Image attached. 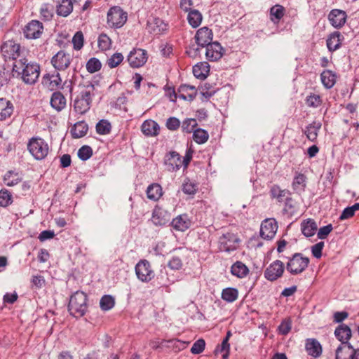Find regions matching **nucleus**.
I'll list each match as a JSON object with an SVG mask.
<instances>
[{
  "label": "nucleus",
  "instance_id": "obj_1",
  "mask_svg": "<svg viewBox=\"0 0 359 359\" xmlns=\"http://www.w3.org/2000/svg\"><path fill=\"white\" fill-rule=\"evenodd\" d=\"M12 72L13 76L16 74L25 83L33 85L39 77L40 65L36 62H27V59L24 57L14 62Z\"/></svg>",
  "mask_w": 359,
  "mask_h": 359
},
{
  "label": "nucleus",
  "instance_id": "obj_2",
  "mask_svg": "<svg viewBox=\"0 0 359 359\" xmlns=\"http://www.w3.org/2000/svg\"><path fill=\"white\" fill-rule=\"evenodd\" d=\"M95 86L91 82H87L84 88L76 96L74 101V109L80 114H84L90 108L93 97L95 95Z\"/></svg>",
  "mask_w": 359,
  "mask_h": 359
},
{
  "label": "nucleus",
  "instance_id": "obj_3",
  "mask_svg": "<svg viewBox=\"0 0 359 359\" xmlns=\"http://www.w3.org/2000/svg\"><path fill=\"white\" fill-rule=\"evenodd\" d=\"M88 296L80 290L75 292L69 298L68 311L75 318L83 316L88 310Z\"/></svg>",
  "mask_w": 359,
  "mask_h": 359
},
{
  "label": "nucleus",
  "instance_id": "obj_4",
  "mask_svg": "<svg viewBox=\"0 0 359 359\" xmlns=\"http://www.w3.org/2000/svg\"><path fill=\"white\" fill-rule=\"evenodd\" d=\"M285 269L292 276H297L302 273L308 268L310 259L304 256L302 253L296 252L288 257Z\"/></svg>",
  "mask_w": 359,
  "mask_h": 359
},
{
  "label": "nucleus",
  "instance_id": "obj_5",
  "mask_svg": "<svg viewBox=\"0 0 359 359\" xmlns=\"http://www.w3.org/2000/svg\"><path fill=\"white\" fill-rule=\"evenodd\" d=\"M27 147L30 154L37 161L45 159L49 153L48 143L39 137H31L28 140Z\"/></svg>",
  "mask_w": 359,
  "mask_h": 359
},
{
  "label": "nucleus",
  "instance_id": "obj_6",
  "mask_svg": "<svg viewBox=\"0 0 359 359\" xmlns=\"http://www.w3.org/2000/svg\"><path fill=\"white\" fill-rule=\"evenodd\" d=\"M127 20L128 13L118 6L111 7L107 12V23L111 28L118 29L122 27Z\"/></svg>",
  "mask_w": 359,
  "mask_h": 359
},
{
  "label": "nucleus",
  "instance_id": "obj_7",
  "mask_svg": "<svg viewBox=\"0 0 359 359\" xmlns=\"http://www.w3.org/2000/svg\"><path fill=\"white\" fill-rule=\"evenodd\" d=\"M240 243L241 239L236 233L226 231L219 236L218 248L222 252H231L238 248Z\"/></svg>",
  "mask_w": 359,
  "mask_h": 359
},
{
  "label": "nucleus",
  "instance_id": "obj_8",
  "mask_svg": "<svg viewBox=\"0 0 359 359\" xmlns=\"http://www.w3.org/2000/svg\"><path fill=\"white\" fill-rule=\"evenodd\" d=\"M20 44L13 39L4 41L1 45V53L5 60L17 61L20 55Z\"/></svg>",
  "mask_w": 359,
  "mask_h": 359
},
{
  "label": "nucleus",
  "instance_id": "obj_9",
  "mask_svg": "<svg viewBox=\"0 0 359 359\" xmlns=\"http://www.w3.org/2000/svg\"><path fill=\"white\" fill-rule=\"evenodd\" d=\"M135 271L137 278L144 283L150 282L155 276V273L147 259L140 260L135 265Z\"/></svg>",
  "mask_w": 359,
  "mask_h": 359
},
{
  "label": "nucleus",
  "instance_id": "obj_10",
  "mask_svg": "<svg viewBox=\"0 0 359 359\" xmlns=\"http://www.w3.org/2000/svg\"><path fill=\"white\" fill-rule=\"evenodd\" d=\"M171 214L159 205H156L152 210L151 221L152 224L158 227L170 224Z\"/></svg>",
  "mask_w": 359,
  "mask_h": 359
},
{
  "label": "nucleus",
  "instance_id": "obj_11",
  "mask_svg": "<svg viewBox=\"0 0 359 359\" xmlns=\"http://www.w3.org/2000/svg\"><path fill=\"white\" fill-rule=\"evenodd\" d=\"M147 59V51L144 49L137 48H134L127 57L129 65L133 68H139L144 66Z\"/></svg>",
  "mask_w": 359,
  "mask_h": 359
},
{
  "label": "nucleus",
  "instance_id": "obj_12",
  "mask_svg": "<svg viewBox=\"0 0 359 359\" xmlns=\"http://www.w3.org/2000/svg\"><path fill=\"white\" fill-rule=\"evenodd\" d=\"M43 25L37 20H32L22 29L24 36L27 39H39L43 32Z\"/></svg>",
  "mask_w": 359,
  "mask_h": 359
},
{
  "label": "nucleus",
  "instance_id": "obj_13",
  "mask_svg": "<svg viewBox=\"0 0 359 359\" xmlns=\"http://www.w3.org/2000/svg\"><path fill=\"white\" fill-rule=\"evenodd\" d=\"M72 60L69 53L61 50L52 57L50 62L57 71H65L69 67Z\"/></svg>",
  "mask_w": 359,
  "mask_h": 359
},
{
  "label": "nucleus",
  "instance_id": "obj_14",
  "mask_svg": "<svg viewBox=\"0 0 359 359\" xmlns=\"http://www.w3.org/2000/svg\"><path fill=\"white\" fill-rule=\"evenodd\" d=\"M285 264L280 260L276 259L265 269L264 278L269 281H275L282 277L285 271Z\"/></svg>",
  "mask_w": 359,
  "mask_h": 359
},
{
  "label": "nucleus",
  "instance_id": "obj_15",
  "mask_svg": "<svg viewBox=\"0 0 359 359\" xmlns=\"http://www.w3.org/2000/svg\"><path fill=\"white\" fill-rule=\"evenodd\" d=\"M347 18L348 15L346 11L338 8L332 9L327 15L330 24L337 29H339L345 25Z\"/></svg>",
  "mask_w": 359,
  "mask_h": 359
},
{
  "label": "nucleus",
  "instance_id": "obj_16",
  "mask_svg": "<svg viewBox=\"0 0 359 359\" xmlns=\"http://www.w3.org/2000/svg\"><path fill=\"white\" fill-rule=\"evenodd\" d=\"M336 338L341 341L339 346H344V349L353 348V345L348 342L352 336L351 328L344 323L339 324L334 330Z\"/></svg>",
  "mask_w": 359,
  "mask_h": 359
},
{
  "label": "nucleus",
  "instance_id": "obj_17",
  "mask_svg": "<svg viewBox=\"0 0 359 359\" xmlns=\"http://www.w3.org/2000/svg\"><path fill=\"white\" fill-rule=\"evenodd\" d=\"M278 230V223L274 218L264 219L261 224L260 236L266 240L272 239Z\"/></svg>",
  "mask_w": 359,
  "mask_h": 359
},
{
  "label": "nucleus",
  "instance_id": "obj_18",
  "mask_svg": "<svg viewBox=\"0 0 359 359\" xmlns=\"http://www.w3.org/2000/svg\"><path fill=\"white\" fill-rule=\"evenodd\" d=\"M147 29L150 34L161 35L168 30V25L158 17H153L147 21Z\"/></svg>",
  "mask_w": 359,
  "mask_h": 359
},
{
  "label": "nucleus",
  "instance_id": "obj_19",
  "mask_svg": "<svg viewBox=\"0 0 359 359\" xmlns=\"http://www.w3.org/2000/svg\"><path fill=\"white\" fill-rule=\"evenodd\" d=\"M164 165L166 169L170 172L180 170L182 166L181 156L175 151H171L167 153L164 158Z\"/></svg>",
  "mask_w": 359,
  "mask_h": 359
},
{
  "label": "nucleus",
  "instance_id": "obj_20",
  "mask_svg": "<svg viewBox=\"0 0 359 359\" xmlns=\"http://www.w3.org/2000/svg\"><path fill=\"white\" fill-rule=\"evenodd\" d=\"M192 224V221L188 214L184 213L173 218L170 225L177 231L184 232L189 229Z\"/></svg>",
  "mask_w": 359,
  "mask_h": 359
},
{
  "label": "nucleus",
  "instance_id": "obj_21",
  "mask_svg": "<svg viewBox=\"0 0 359 359\" xmlns=\"http://www.w3.org/2000/svg\"><path fill=\"white\" fill-rule=\"evenodd\" d=\"M213 37L212 32L208 27H203L197 30L194 39L198 46L204 48L212 43Z\"/></svg>",
  "mask_w": 359,
  "mask_h": 359
},
{
  "label": "nucleus",
  "instance_id": "obj_22",
  "mask_svg": "<svg viewBox=\"0 0 359 359\" xmlns=\"http://www.w3.org/2000/svg\"><path fill=\"white\" fill-rule=\"evenodd\" d=\"M205 47L206 58L210 61H217L224 54V48L217 41L212 42Z\"/></svg>",
  "mask_w": 359,
  "mask_h": 359
},
{
  "label": "nucleus",
  "instance_id": "obj_23",
  "mask_svg": "<svg viewBox=\"0 0 359 359\" xmlns=\"http://www.w3.org/2000/svg\"><path fill=\"white\" fill-rule=\"evenodd\" d=\"M344 39V37L339 31H334L330 34L326 40L328 50L333 53L340 48Z\"/></svg>",
  "mask_w": 359,
  "mask_h": 359
},
{
  "label": "nucleus",
  "instance_id": "obj_24",
  "mask_svg": "<svg viewBox=\"0 0 359 359\" xmlns=\"http://www.w3.org/2000/svg\"><path fill=\"white\" fill-rule=\"evenodd\" d=\"M198 94L194 86L182 84L178 88V97L187 101H193Z\"/></svg>",
  "mask_w": 359,
  "mask_h": 359
},
{
  "label": "nucleus",
  "instance_id": "obj_25",
  "mask_svg": "<svg viewBox=\"0 0 359 359\" xmlns=\"http://www.w3.org/2000/svg\"><path fill=\"white\" fill-rule=\"evenodd\" d=\"M13 111L14 106L11 101L6 98H0V121H4L11 118Z\"/></svg>",
  "mask_w": 359,
  "mask_h": 359
},
{
  "label": "nucleus",
  "instance_id": "obj_26",
  "mask_svg": "<svg viewBox=\"0 0 359 359\" xmlns=\"http://www.w3.org/2000/svg\"><path fill=\"white\" fill-rule=\"evenodd\" d=\"M50 104L52 108L59 112L66 107L67 100L60 91H55L51 95Z\"/></svg>",
  "mask_w": 359,
  "mask_h": 359
},
{
  "label": "nucleus",
  "instance_id": "obj_27",
  "mask_svg": "<svg viewBox=\"0 0 359 359\" xmlns=\"http://www.w3.org/2000/svg\"><path fill=\"white\" fill-rule=\"evenodd\" d=\"M141 130L146 136L155 137L159 134L160 127L155 121L148 119L142 124Z\"/></svg>",
  "mask_w": 359,
  "mask_h": 359
},
{
  "label": "nucleus",
  "instance_id": "obj_28",
  "mask_svg": "<svg viewBox=\"0 0 359 359\" xmlns=\"http://www.w3.org/2000/svg\"><path fill=\"white\" fill-rule=\"evenodd\" d=\"M305 349L308 355L318 358L322 354V346L320 342L316 339H307L305 344Z\"/></svg>",
  "mask_w": 359,
  "mask_h": 359
},
{
  "label": "nucleus",
  "instance_id": "obj_29",
  "mask_svg": "<svg viewBox=\"0 0 359 359\" xmlns=\"http://www.w3.org/2000/svg\"><path fill=\"white\" fill-rule=\"evenodd\" d=\"M321 126L322 123L320 121H313L306 126L302 131L309 141L316 142Z\"/></svg>",
  "mask_w": 359,
  "mask_h": 359
},
{
  "label": "nucleus",
  "instance_id": "obj_30",
  "mask_svg": "<svg viewBox=\"0 0 359 359\" xmlns=\"http://www.w3.org/2000/svg\"><path fill=\"white\" fill-rule=\"evenodd\" d=\"M306 187V177L304 174L296 172L292 183L293 191L300 195L304 192Z\"/></svg>",
  "mask_w": 359,
  "mask_h": 359
},
{
  "label": "nucleus",
  "instance_id": "obj_31",
  "mask_svg": "<svg viewBox=\"0 0 359 359\" xmlns=\"http://www.w3.org/2000/svg\"><path fill=\"white\" fill-rule=\"evenodd\" d=\"M318 230V226L313 219L308 218L301 222V231L306 237L313 236Z\"/></svg>",
  "mask_w": 359,
  "mask_h": 359
},
{
  "label": "nucleus",
  "instance_id": "obj_32",
  "mask_svg": "<svg viewBox=\"0 0 359 359\" xmlns=\"http://www.w3.org/2000/svg\"><path fill=\"white\" fill-rule=\"evenodd\" d=\"M76 0H61L56 6V13L58 16L67 17L73 11L74 3Z\"/></svg>",
  "mask_w": 359,
  "mask_h": 359
},
{
  "label": "nucleus",
  "instance_id": "obj_33",
  "mask_svg": "<svg viewBox=\"0 0 359 359\" xmlns=\"http://www.w3.org/2000/svg\"><path fill=\"white\" fill-rule=\"evenodd\" d=\"M269 194L271 198H275L278 203H283V201L291 196V192L287 189H281L278 184H273L271 187Z\"/></svg>",
  "mask_w": 359,
  "mask_h": 359
},
{
  "label": "nucleus",
  "instance_id": "obj_34",
  "mask_svg": "<svg viewBox=\"0 0 359 359\" xmlns=\"http://www.w3.org/2000/svg\"><path fill=\"white\" fill-rule=\"evenodd\" d=\"M22 180V175L16 170H8L3 177L4 183L8 187L18 184Z\"/></svg>",
  "mask_w": 359,
  "mask_h": 359
},
{
  "label": "nucleus",
  "instance_id": "obj_35",
  "mask_svg": "<svg viewBox=\"0 0 359 359\" xmlns=\"http://www.w3.org/2000/svg\"><path fill=\"white\" fill-rule=\"evenodd\" d=\"M249 273L248 267L241 261H236L231 266V273L236 278H244Z\"/></svg>",
  "mask_w": 359,
  "mask_h": 359
},
{
  "label": "nucleus",
  "instance_id": "obj_36",
  "mask_svg": "<svg viewBox=\"0 0 359 359\" xmlns=\"http://www.w3.org/2000/svg\"><path fill=\"white\" fill-rule=\"evenodd\" d=\"M320 80L325 88L330 89L336 83L337 74L332 70L325 69L320 74Z\"/></svg>",
  "mask_w": 359,
  "mask_h": 359
},
{
  "label": "nucleus",
  "instance_id": "obj_37",
  "mask_svg": "<svg viewBox=\"0 0 359 359\" xmlns=\"http://www.w3.org/2000/svg\"><path fill=\"white\" fill-rule=\"evenodd\" d=\"M42 83L57 88H63L60 74L56 72L55 74H46L42 77Z\"/></svg>",
  "mask_w": 359,
  "mask_h": 359
},
{
  "label": "nucleus",
  "instance_id": "obj_38",
  "mask_svg": "<svg viewBox=\"0 0 359 359\" xmlns=\"http://www.w3.org/2000/svg\"><path fill=\"white\" fill-rule=\"evenodd\" d=\"M88 130V124L84 121H81L74 124L70 133L73 138L77 139L84 137L87 134Z\"/></svg>",
  "mask_w": 359,
  "mask_h": 359
},
{
  "label": "nucleus",
  "instance_id": "obj_39",
  "mask_svg": "<svg viewBox=\"0 0 359 359\" xmlns=\"http://www.w3.org/2000/svg\"><path fill=\"white\" fill-rule=\"evenodd\" d=\"M146 194L149 199L157 201L163 196V191L159 184L152 183L148 186Z\"/></svg>",
  "mask_w": 359,
  "mask_h": 359
},
{
  "label": "nucleus",
  "instance_id": "obj_40",
  "mask_svg": "<svg viewBox=\"0 0 359 359\" xmlns=\"http://www.w3.org/2000/svg\"><path fill=\"white\" fill-rule=\"evenodd\" d=\"M210 69L207 62H198L193 67L194 76L199 79H205L209 74Z\"/></svg>",
  "mask_w": 359,
  "mask_h": 359
},
{
  "label": "nucleus",
  "instance_id": "obj_41",
  "mask_svg": "<svg viewBox=\"0 0 359 359\" xmlns=\"http://www.w3.org/2000/svg\"><path fill=\"white\" fill-rule=\"evenodd\" d=\"M285 13L284 6L280 4H276L270 8V20L274 24H278L283 18Z\"/></svg>",
  "mask_w": 359,
  "mask_h": 359
},
{
  "label": "nucleus",
  "instance_id": "obj_42",
  "mask_svg": "<svg viewBox=\"0 0 359 359\" xmlns=\"http://www.w3.org/2000/svg\"><path fill=\"white\" fill-rule=\"evenodd\" d=\"M40 18L43 21H50L54 16V6L51 4H43L39 9Z\"/></svg>",
  "mask_w": 359,
  "mask_h": 359
},
{
  "label": "nucleus",
  "instance_id": "obj_43",
  "mask_svg": "<svg viewBox=\"0 0 359 359\" xmlns=\"http://www.w3.org/2000/svg\"><path fill=\"white\" fill-rule=\"evenodd\" d=\"M202 20L203 15L199 11L196 9H192L189 11L187 15V20L189 24L193 28L198 27L201 24Z\"/></svg>",
  "mask_w": 359,
  "mask_h": 359
},
{
  "label": "nucleus",
  "instance_id": "obj_44",
  "mask_svg": "<svg viewBox=\"0 0 359 359\" xmlns=\"http://www.w3.org/2000/svg\"><path fill=\"white\" fill-rule=\"evenodd\" d=\"M222 299L228 302L232 303L238 297V290L235 287H226L222 290L221 294Z\"/></svg>",
  "mask_w": 359,
  "mask_h": 359
},
{
  "label": "nucleus",
  "instance_id": "obj_45",
  "mask_svg": "<svg viewBox=\"0 0 359 359\" xmlns=\"http://www.w3.org/2000/svg\"><path fill=\"white\" fill-rule=\"evenodd\" d=\"M351 350V352L349 354L348 357H345L343 355V351L344 350V346H339L336 349L335 352V359H359V348H355L353 346V348H348Z\"/></svg>",
  "mask_w": 359,
  "mask_h": 359
},
{
  "label": "nucleus",
  "instance_id": "obj_46",
  "mask_svg": "<svg viewBox=\"0 0 359 359\" xmlns=\"http://www.w3.org/2000/svg\"><path fill=\"white\" fill-rule=\"evenodd\" d=\"M96 132L101 135H105L110 133L111 130V125L108 120H100L95 126Z\"/></svg>",
  "mask_w": 359,
  "mask_h": 359
},
{
  "label": "nucleus",
  "instance_id": "obj_47",
  "mask_svg": "<svg viewBox=\"0 0 359 359\" xmlns=\"http://www.w3.org/2000/svg\"><path fill=\"white\" fill-rule=\"evenodd\" d=\"M208 137L209 135L204 129L197 128L193 132V139L197 144H204L208 141Z\"/></svg>",
  "mask_w": 359,
  "mask_h": 359
},
{
  "label": "nucleus",
  "instance_id": "obj_48",
  "mask_svg": "<svg viewBox=\"0 0 359 359\" xmlns=\"http://www.w3.org/2000/svg\"><path fill=\"white\" fill-rule=\"evenodd\" d=\"M306 104L312 108H317L323 103L322 97L320 95L311 93L305 99Z\"/></svg>",
  "mask_w": 359,
  "mask_h": 359
},
{
  "label": "nucleus",
  "instance_id": "obj_49",
  "mask_svg": "<svg viewBox=\"0 0 359 359\" xmlns=\"http://www.w3.org/2000/svg\"><path fill=\"white\" fill-rule=\"evenodd\" d=\"M198 190V184L194 182H191L187 178L182 184V191L187 195H194Z\"/></svg>",
  "mask_w": 359,
  "mask_h": 359
},
{
  "label": "nucleus",
  "instance_id": "obj_50",
  "mask_svg": "<svg viewBox=\"0 0 359 359\" xmlns=\"http://www.w3.org/2000/svg\"><path fill=\"white\" fill-rule=\"evenodd\" d=\"M111 40L107 34L102 33L99 35L97 39L98 47L100 50L105 51L108 50L111 47Z\"/></svg>",
  "mask_w": 359,
  "mask_h": 359
},
{
  "label": "nucleus",
  "instance_id": "obj_51",
  "mask_svg": "<svg viewBox=\"0 0 359 359\" xmlns=\"http://www.w3.org/2000/svg\"><path fill=\"white\" fill-rule=\"evenodd\" d=\"M12 194L7 189L0 190V206L6 208L13 203Z\"/></svg>",
  "mask_w": 359,
  "mask_h": 359
},
{
  "label": "nucleus",
  "instance_id": "obj_52",
  "mask_svg": "<svg viewBox=\"0 0 359 359\" xmlns=\"http://www.w3.org/2000/svg\"><path fill=\"white\" fill-rule=\"evenodd\" d=\"M115 304L114 298L111 295H104L100 301V306L102 311L111 309Z\"/></svg>",
  "mask_w": 359,
  "mask_h": 359
},
{
  "label": "nucleus",
  "instance_id": "obj_53",
  "mask_svg": "<svg viewBox=\"0 0 359 359\" xmlns=\"http://www.w3.org/2000/svg\"><path fill=\"white\" fill-rule=\"evenodd\" d=\"M123 55L121 53H114L107 60V65L111 69L115 68L118 66L123 60Z\"/></svg>",
  "mask_w": 359,
  "mask_h": 359
},
{
  "label": "nucleus",
  "instance_id": "obj_54",
  "mask_svg": "<svg viewBox=\"0 0 359 359\" xmlns=\"http://www.w3.org/2000/svg\"><path fill=\"white\" fill-rule=\"evenodd\" d=\"M101 67V62L96 57L89 59L86 63V69L90 73L98 72Z\"/></svg>",
  "mask_w": 359,
  "mask_h": 359
},
{
  "label": "nucleus",
  "instance_id": "obj_55",
  "mask_svg": "<svg viewBox=\"0 0 359 359\" xmlns=\"http://www.w3.org/2000/svg\"><path fill=\"white\" fill-rule=\"evenodd\" d=\"M197 122L195 118H186L182 121V130L184 133H191L194 131Z\"/></svg>",
  "mask_w": 359,
  "mask_h": 359
},
{
  "label": "nucleus",
  "instance_id": "obj_56",
  "mask_svg": "<svg viewBox=\"0 0 359 359\" xmlns=\"http://www.w3.org/2000/svg\"><path fill=\"white\" fill-rule=\"evenodd\" d=\"M84 37L81 31L75 33L72 38V43L74 49L76 50H81L83 46Z\"/></svg>",
  "mask_w": 359,
  "mask_h": 359
},
{
  "label": "nucleus",
  "instance_id": "obj_57",
  "mask_svg": "<svg viewBox=\"0 0 359 359\" xmlns=\"http://www.w3.org/2000/svg\"><path fill=\"white\" fill-rule=\"evenodd\" d=\"M78 157L82 161H87L93 155V149L88 145L82 146L78 151Z\"/></svg>",
  "mask_w": 359,
  "mask_h": 359
},
{
  "label": "nucleus",
  "instance_id": "obj_58",
  "mask_svg": "<svg viewBox=\"0 0 359 359\" xmlns=\"http://www.w3.org/2000/svg\"><path fill=\"white\" fill-rule=\"evenodd\" d=\"M181 125V122L179 118L172 116L167 119L165 123L166 128L171 131L177 130Z\"/></svg>",
  "mask_w": 359,
  "mask_h": 359
},
{
  "label": "nucleus",
  "instance_id": "obj_59",
  "mask_svg": "<svg viewBox=\"0 0 359 359\" xmlns=\"http://www.w3.org/2000/svg\"><path fill=\"white\" fill-rule=\"evenodd\" d=\"M205 346V340L203 339H199L194 343L192 347L191 348V353L193 354H200L204 351Z\"/></svg>",
  "mask_w": 359,
  "mask_h": 359
},
{
  "label": "nucleus",
  "instance_id": "obj_60",
  "mask_svg": "<svg viewBox=\"0 0 359 359\" xmlns=\"http://www.w3.org/2000/svg\"><path fill=\"white\" fill-rule=\"evenodd\" d=\"M165 95L169 98L170 102H175L178 97V90L176 91L175 87L168 85L164 86Z\"/></svg>",
  "mask_w": 359,
  "mask_h": 359
},
{
  "label": "nucleus",
  "instance_id": "obj_61",
  "mask_svg": "<svg viewBox=\"0 0 359 359\" xmlns=\"http://www.w3.org/2000/svg\"><path fill=\"white\" fill-rule=\"evenodd\" d=\"M31 283L32 287H34L36 289H41L45 285L46 280L43 276L34 275L32 277Z\"/></svg>",
  "mask_w": 359,
  "mask_h": 359
},
{
  "label": "nucleus",
  "instance_id": "obj_62",
  "mask_svg": "<svg viewBox=\"0 0 359 359\" xmlns=\"http://www.w3.org/2000/svg\"><path fill=\"white\" fill-rule=\"evenodd\" d=\"M324 242L320 241L311 247V253L314 257L319 259L322 257V252L324 248Z\"/></svg>",
  "mask_w": 359,
  "mask_h": 359
},
{
  "label": "nucleus",
  "instance_id": "obj_63",
  "mask_svg": "<svg viewBox=\"0 0 359 359\" xmlns=\"http://www.w3.org/2000/svg\"><path fill=\"white\" fill-rule=\"evenodd\" d=\"M168 267L173 270H179L182 266V262L180 257L172 256L168 264Z\"/></svg>",
  "mask_w": 359,
  "mask_h": 359
},
{
  "label": "nucleus",
  "instance_id": "obj_64",
  "mask_svg": "<svg viewBox=\"0 0 359 359\" xmlns=\"http://www.w3.org/2000/svg\"><path fill=\"white\" fill-rule=\"evenodd\" d=\"M333 227L331 224L320 227L318 231V238L319 239H325L332 231Z\"/></svg>",
  "mask_w": 359,
  "mask_h": 359
}]
</instances>
